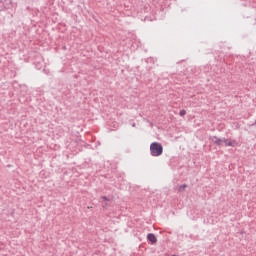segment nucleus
Returning a JSON list of instances; mask_svg holds the SVG:
<instances>
[{"instance_id": "nucleus-4", "label": "nucleus", "mask_w": 256, "mask_h": 256, "mask_svg": "<svg viewBox=\"0 0 256 256\" xmlns=\"http://www.w3.org/2000/svg\"><path fill=\"white\" fill-rule=\"evenodd\" d=\"M213 139H214V145H217L218 147H221V145L223 143V138L213 136Z\"/></svg>"}, {"instance_id": "nucleus-2", "label": "nucleus", "mask_w": 256, "mask_h": 256, "mask_svg": "<svg viewBox=\"0 0 256 256\" xmlns=\"http://www.w3.org/2000/svg\"><path fill=\"white\" fill-rule=\"evenodd\" d=\"M223 143L225 144V147H235V145H237V141H231L227 138H223Z\"/></svg>"}, {"instance_id": "nucleus-6", "label": "nucleus", "mask_w": 256, "mask_h": 256, "mask_svg": "<svg viewBox=\"0 0 256 256\" xmlns=\"http://www.w3.org/2000/svg\"><path fill=\"white\" fill-rule=\"evenodd\" d=\"M102 199H103V201L106 202L105 204H103V207L104 208L109 207V201H110L109 198H107L106 196H103Z\"/></svg>"}, {"instance_id": "nucleus-7", "label": "nucleus", "mask_w": 256, "mask_h": 256, "mask_svg": "<svg viewBox=\"0 0 256 256\" xmlns=\"http://www.w3.org/2000/svg\"><path fill=\"white\" fill-rule=\"evenodd\" d=\"M179 115H180V117H185V115H187V111L184 109L180 110Z\"/></svg>"}, {"instance_id": "nucleus-5", "label": "nucleus", "mask_w": 256, "mask_h": 256, "mask_svg": "<svg viewBox=\"0 0 256 256\" xmlns=\"http://www.w3.org/2000/svg\"><path fill=\"white\" fill-rule=\"evenodd\" d=\"M185 189H187V184H183L178 187L179 193H183V191H185Z\"/></svg>"}, {"instance_id": "nucleus-9", "label": "nucleus", "mask_w": 256, "mask_h": 256, "mask_svg": "<svg viewBox=\"0 0 256 256\" xmlns=\"http://www.w3.org/2000/svg\"><path fill=\"white\" fill-rule=\"evenodd\" d=\"M172 256H177V255L174 254V255H172Z\"/></svg>"}, {"instance_id": "nucleus-1", "label": "nucleus", "mask_w": 256, "mask_h": 256, "mask_svg": "<svg viewBox=\"0 0 256 256\" xmlns=\"http://www.w3.org/2000/svg\"><path fill=\"white\" fill-rule=\"evenodd\" d=\"M150 155H152V157H160V155H163V145L159 142L151 143Z\"/></svg>"}, {"instance_id": "nucleus-3", "label": "nucleus", "mask_w": 256, "mask_h": 256, "mask_svg": "<svg viewBox=\"0 0 256 256\" xmlns=\"http://www.w3.org/2000/svg\"><path fill=\"white\" fill-rule=\"evenodd\" d=\"M147 239L148 241H150V243L154 244V243H157V236H155V234L153 233H149L147 235Z\"/></svg>"}, {"instance_id": "nucleus-8", "label": "nucleus", "mask_w": 256, "mask_h": 256, "mask_svg": "<svg viewBox=\"0 0 256 256\" xmlns=\"http://www.w3.org/2000/svg\"><path fill=\"white\" fill-rule=\"evenodd\" d=\"M132 127H135V124H133Z\"/></svg>"}]
</instances>
